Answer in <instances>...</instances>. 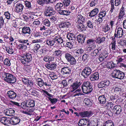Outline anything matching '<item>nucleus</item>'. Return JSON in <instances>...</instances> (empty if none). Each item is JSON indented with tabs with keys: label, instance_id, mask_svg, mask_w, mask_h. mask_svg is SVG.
<instances>
[{
	"label": "nucleus",
	"instance_id": "1",
	"mask_svg": "<svg viewBox=\"0 0 126 126\" xmlns=\"http://www.w3.org/2000/svg\"><path fill=\"white\" fill-rule=\"evenodd\" d=\"M32 60V55L29 53H27L25 55L21 57L20 60L21 63L24 65L30 62Z\"/></svg>",
	"mask_w": 126,
	"mask_h": 126
},
{
	"label": "nucleus",
	"instance_id": "2",
	"mask_svg": "<svg viewBox=\"0 0 126 126\" xmlns=\"http://www.w3.org/2000/svg\"><path fill=\"white\" fill-rule=\"evenodd\" d=\"M4 75L5 76L4 79L5 81L12 83H15L16 81V77L12 74L4 72Z\"/></svg>",
	"mask_w": 126,
	"mask_h": 126
},
{
	"label": "nucleus",
	"instance_id": "3",
	"mask_svg": "<svg viewBox=\"0 0 126 126\" xmlns=\"http://www.w3.org/2000/svg\"><path fill=\"white\" fill-rule=\"evenodd\" d=\"M35 101L33 100L24 102L21 104L20 107L25 109L26 108H32L35 106Z\"/></svg>",
	"mask_w": 126,
	"mask_h": 126
},
{
	"label": "nucleus",
	"instance_id": "4",
	"mask_svg": "<svg viewBox=\"0 0 126 126\" xmlns=\"http://www.w3.org/2000/svg\"><path fill=\"white\" fill-rule=\"evenodd\" d=\"M92 71V69L90 67L86 66L82 70L81 75L84 78H86L91 74Z\"/></svg>",
	"mask_w": 126,
	"mask_h": 126
},
{
	"label": "nucleus",
	"instance_id": "5",
	"mask_svg": "<svg viewBox=\"0 0 126 126\" xmlns=\"http://www.w3.org/2000/svg\"><path fill=\"white\" fill-rule=\"evenodd\" d=\"M65 57L66 60L72 65H75L76 63L75 58L71 54L68 53L65 54Z\"/></svg>",
	"mask_w": 126,
	"mask_h": 126
},
{
	"label": "nucleus",
	"instance_id": "6",
	"mask_svg": "<svg viewBox=\"0 0 126 126\" xmlns=\"http://www.w3.org/2000/svg\"><path fill=\"white\" fill-rule=\"evenodd\" d=\"M44 14L47 16H50L54 15L55 12L53 8L51 6L46 7Z\"/></svg>",
	"mask_w": 126,
	"mask_h": 126
},
{
	"label": "nucleus",
	"instance_id": "7",
	"mask_svg": "<svg viewBox=\"0 0 126 126\" xmlns=\"http://www.w3.org/2000/svg\"><path fill=\"white\" fill-rule=\"evenodd\" d=\"M91 122L87 119L83 118L80 119L78 123L79 126H90Z\"/></svg>",
	"mask_w": 126,
	"mask_h": 126
},
{
	"label": "nucleus",
	"instance_id": "8",
	"mask_svg": "<svg viewBox=\"0 0 126 126\" xmlns=\"http://www.w3.org/2000/svg\"><path fill=\"white\" fill-rule=\"evenodd\" d=\"M22 34L25 36H29L32 32L30 28L28 27H24L22 28Z\"/></svg>",
	"mask_w": 126,
	"mask_h": 126
},
{
	"label": "nucleus",
	"instance_id": "9",
	"mask_svg": "<svg viewBox=\"0 0 126 126\" xmlns=\"http://www.w3.org/2000/svg\"><path fill=\"white\" fill-rule=\"evenodd\" d=\"M123 31L122 28L118 27L117 30L116 29L114 34V36L117 38H119L123 36Z\"/></svg>",
	"mask_w": 126,
	"mask_h": 126
},
{
	"label": "nucleus",
	"instance_id": "10",
	"mask_svg": "<svg viewBox=\"0 0 126 126\" xmlns=\"http://www.w3.org/2000/svg\"><path fill=\"white\" fill-rule=\"evenodd\" d=\"M80 116L82 117H90L93 114V112L91 111H86L79 113Z\"/></svg>",
	"mask_w": 126,
	"mask_h": 126
},
{
	"label": "nucleus",
	"instance_id": "11",
	"mask_svg": "<svg viewBox=\"0 0 126 126\" xmlns=\"http://www.w3.org/2000/svg\"><path fill=\"white\" fill-rule=\"evenodd\" d=\"M24 6L22 3L17 2L15 7V11L17 13H19L22 12Z\"/></svg>",
	"mask_w": 126,
	"mask_h": 126
},
{
	"label": "nucleus",
	"instance_id": "12",
	"mask_svg": "<svg viewBox=\"0 0 126 126\" xmlns=\"http://www.w3.org/2000/svg\"><path fill=\"white\" fill-rule=\"evenodd\" d=\"M111 110L114 113L116 114H118L121 112L122 108L120 106L116 105L113 108H111Z\"/></svg>",
	"mask_w": 126,
	"mask_h": 126
},
{
	"label": "nucleus",
	"instance_id": "13",
	"mask_svg": "<svg viewBox=\"0 0 126 126\" xmlns=\"http://www.w3.org/2000/svg\"><path fill=\"white\" fill-rule=\"evenodd\" d=\"M71 70L68 67H64L62 68L61 72L63 75H69L71 73Z\"/></svg>",
	"mask_w": 126,
	"mask_h": 126
},
{
	"label": "nucleus",
	"instance_id": "14",
	"mask_svg": "<svg viewBox=\"0 0 126 126\" xmlns=\"http://www.w3.org/2000/svg\"><path fill=\"white\" fill-rule=\"evenodd\" d=\"M56 64L54 62L51 63H47L45 65V67L47 69L51 70H54L56 68Z\"/></svg>",
	"mask_w": 126,
	"mask_h": 126
},
{
	"label": "nucleus",
	"instance_id": "15",
	"mask_svg": "<svg viewBox=\"0 0 126 126\" xmlns=\"http://www.w3.org/2000/svg\"><path fill=\"white\" fill-rule=\"evenodd\" d=\"M86 37L85 35L80 34L77 36V38L79 43L82 44L84 42Z\"/></svg>",
	"mask_w": 126,
	"mask_h": 126
},
{
	"label": "nucleus",
	"instance_id": "16",
	"mask_svg": "<svg viewBox=\"0 0 126 126\" xmlns=\"http://www.w3.org/2000/svg\"><path fill=\"white\" fill-rule=\"evenodd\" d=\"M7 94L9 98L12 99H15L16 96V93L13 91H8Z\"/></svg>",
	"mask_w": 126,
	"mask_h": 126
},
{
	"label": "nucleus",
	"instance_id": "17",
	"mask_svg": "<svg viewBox=\"0 0 126 126\" xmlns=\"http://www.w3.org/2000/svg\"><path fill=\"white\" fill-rule=\"evenodd\" d=\"M66 37L69 41L72 42H74L76 40L75 35L73 33H69L67 34Z\"/></svg>",
	"mask_w": 126,
	"mask_h": 126
},
{
	"label": "nucleus",
	"instance_id": "18",
	"mask_svg": "<svg viewBox=\"0 0 126 126\" xmlns=\"http://www.w3.org/2000/svg\"><path fill=\"white\" fill-rule=\"evenodd\" d=\"M11 122L13 125H15L18 124L20 121L21 120L18 117H13L11 118Z\"/></svg>",
	"mask_w": 126,
	"mask_h": 126
},
{
	"label": "nucleus",
	"instance_id": "19",
	"mask_svg": "<svg viewBox=\"0 0 126 126\" xmlns=\"http://www.w3.org/2000/svg\"><path fill=\"white\" fill-rule=\"evenodd\" d=\"M81 83L80 81H77L71 85V87H72L73 90L71 91V92L74 91V90L77 89L80 85Z\"/></svg>",
	"mask_w": 126,
	"mask_h": 126
},
{
	"label": "nucleus",
	"instance_id": "20",
	"mask_svg": "<svg viewBox=\"0 0 126 126\" xmlns=\"http://www.w3.org/2000/svg\"><path fill=\"white\" fill-rule=\"evenodd\" d=\"M82 90L83 93L88 94L91 92L92 91V86H89L87 87H84Z\"/></svg>",
	"mask_w": 126,
	"mask_h": 126
},
{
	"label": "nucleus",
	"instance_id": "21",
	"mask_svg": "<svg viewBox=\"0 0 126 126\" xmlns=\"http://www.w3.org/2000/svg\"><path fill=\"white\" fill-rule=\"evenodd\" d=\"M87 44L89 46L92 47L93 48L95 47V41L93 39H89L87 41Z\"/></svg>",
	"mask_w": 126,
	"mask_h": 126
},
{
	"label": "nucleus",
	"instance_id": "22",
	"mask_svg": "<svg viewBox=\"0 0 126 126\" xmlns=\"http://www.w3.org/2000/svg\"><path fill=\"white\" fill-rule=\"evenodd\" d=\"M106 97L104 95H100L98 98L99 103L102 104H104L106 103Z\"/></svg>",
	"mask_w": 126,
	"mask_h": 126
},
{
	"label": "nucleus",
	"instance_id": "23",
	"mask_svg": "<svg viewBox=\"0 0 126 126\" xmlns=\"http://www.w3.org/2000/svg\"><path fill=\"white\" fill-rule=\"evenodd\" d=\"M99 79V74L98 72L95 73L90 76V79L92 81L96 80Z\"/></svg>",
	"mask_w": 126,
	"mask_h": 126
},
{
	"label": "nucleus",
	"instance_id": "24",
	"mask_svg": "<svg viewBox=\"0 0 126 126\" xmlns=\"http://www.w3.org/2000/svg\"><path fill=\"white\" fill-rule=\"evenodd\" d=\"M64 7L63 3L61 2L57 3L55 6V10H59L63 9Z\"/></svg>",
	"mask_w": 126,
	"mask_h": 126
},
{
	"label": "nucleus",
	"instance_id": "25",
	"mask_svg": "<svg viewBox=\"0 0 126 126\" xmlns=\"http://www.w3.org/2000/svg\"><path fill=\"white\" fill-rule=\"evenodd\" d=\"M99 11V10L98 9L95 8L89 13V16L91 17L94 16L98 13Z\"/></svg>",
	"mask_w": 126,
	"mask_h": 126
},
{
	"label": "nucleus",
	"instance_id": "26",
	"mask_svg": "<svg viewBox=\"0 0 126 126\" xmlns=\"http://www.w3.org/2000/svg\"><path fill=\"white\" fill-rule=\"evenodd\" d=\"M110 98L113 103L117 104L118 102L117 101L118 100H119V99L118 98V96L116 95H115L114 96H110Z\"/></svg>",
	"mask_w": 126,
	"mask_h": 126
},
{
	"label": "nucleus",
	"instance_id": "27",
	"mask_svg": "<svg viewBox=\"0 0 126 126\" xmlns=\"http://www.w3.org/2000/svg\"><path fill=\"white\" fill-rule=\"evenodd\" d=\"M46 44L49 46H56L57 43L54 40H47L46 41Z\"/></svg>",
	"mask_w": 126,
	"mask_h": 126
},
{
	"label": "nucleus",
	"instance_id": "28",
	"mask_svg": "<svg viewBox=\"0 0 126 126\" xmlns=\"http://www.w3.org/2000/svg\"><path fill=\"white\" fill-rule=\"evenodd\" d=\"M70 25V23L68 22H62L60 24V27L61 28H63L68 27Z\"/></svg>",
	"mask_w": 126,
	"mask_h": 126
},
{
	"label": "nucleus",
	"instance_id": "29",
	"mask_svg": "<svg viewBox=\"0 0 126 126\" xmlns=\"http://www.w3.org/2000/svg\"><path fill=\"white\" fill-rule=\"evenodd\" d=\"M105 39L106 38L104 37H103L101 38L100 37H99L97 38L95 41V42L96 43L100 44L104 42L105 41Z\"/></svg>",
	"mask_w": 126,
	"mask_h": 126
},
{
	"label": "nucleus",
	"instance_id": "30",
	"mask_svg": "<svg viewBox=\"0 0 126 126\" xmlns=\"http://www.w3.org/2000/svg\"><path fill=\"white\" fill-rule=\"evenodd\" d=\"M78 23H82L85 21V18L81 15H79L77 16Z\"/></svg>",
	"mask_w": 126,
	"mask_h": 126
},
{
	"label": "nucleus",
	"instance_id": "31",
	"mask_svg": "<svg viewBox=\"0 0 126 126\" xmlns=\"http://www.w3.org/2000/svg\"><path fill=\"white\" fill-rule=\"evenodd\" d=\"M118 71H120V70L117 69L114 70L113 71L111 76L112 77L114 78H117L118 74L119 73V72H118Z\"/></svg>",
	"mask_w": 126,
	"mask_h": 126
},
{
	"label": "nucleus",
	"instance_id": "32",
	"mask_svg": "<svg viewBox=\"0 0 126 126\" xmlns=\"http://www.w3.org/2000/svg\"><path fill=\"white\" fill-rule=\"evenodd\" d=\"M84 102L85 103L86 105L88 106H91L92 104V102L90 101V100L88 98H85L84 101Z\"/></svg>",
	"mask_w": 126,
	"mask_h": 126
},
{
	"label": "nucleus",
	"instance_id": "33",
	"mask_svg": "<svg viewBox=\"0 0 126 126\" xmlns=\"http://www.w3.org/2000/svg\"><path fill=\"white\" fill-rule=\"evenodd\" d=\"M79 29L81 31L85 30V26L83 24V23H81L79 24L77 26Z\"/></svg>",
	"mask_w": 126,
	"mask_h": 126
},
{
	"label": "nucleus",
	"instance_id": "34",
	"mask_svg": "<svg viewBox=\"0 0 126 126\" xmlns=\"http://www.w3.org/2000/svg\"><path fill=\"white\" fill-rule=\"evenodd\" d=\"M124 8L123 6L122 7L120 10L119 13V18H122L125 14Z\"/></svg>",
	"mask_w": 126,
	"mask_h": 126
},
{
	"label": "nucleus",
	"instance_id": "35",
	"mask_svg": "<svg viewBox=\"0 0 126 126\" xmlns=\"http://www.w3.org/2000/svg\"><path fill=\"white\" fill-rule=\"evenodd\" d=\"M11 118L10 119L6 117L4 125L8 126H9L11 125H12V123L11 121Z\"/></svg>",
	"mask_w": 126,
	"mask_h": 126
},
{
	"label": "nucleus",
	"instance_id": "36",
	"mask_svg": "<svg viewBox=\"0 0 126 126\" xmlns=\"http://www.w3.org/2000/svg\"><path fill=\"white\" fill-rule=\"evenodd\" d=\"M118 72H119V73L117 76V79H123L125 76L124 73L120 70L118 71Z\"/></svg>",
	"mask_w": 126,
	"mask_h": 126
},
{
	"label": "nucleus",
	"instance_id": "37",
	"mask_svg": "<svg viewBox=\"0 0 126 126\" xmlns=\"http://www.w3.org/2000/svg\"><path fill=\"white\" fill-rule=\"evenodd\" d=\"M30 94H31L32 95L36 96L38 92L36 91L34 89H31L28 90Z\"/></svg>",
	"mask_w": 126,
	"mask_h": 126
},
{
	"label": "nucleus",
	"instance_id": "38",
	"mask_svg": "<svg viewBox=\"0 0 126 126\" xmlns=\"http://www.w3.org/2000/svg\"><path fill=\"white\" fill-rule=\"evenodd\" d=\"M18 47L19 49L25 50L27 48V46L23 44H20L18 46Z\"/></svg>",
	"mask_w": 126,
	"mask_h": 126
},
{
	"label": "nucleus",
	"instance_id": "39",
	"mask_svg": "<svg viewBox=\"0 0 126 126\" xmlns=\"http://www.w3.org/2000/svg\"><path fill=\"white\" fill-rule=\"evenodd\" d=\"M90 86H91V84L88 81L85 82L82 85L81 89H83L84 87H87Z\"/></svg>",
	"mask_w": 126,
	"mask_h": 126
},
{
	"label": "nucleus",
	"instance_id": "40",
	"mask_svg": "<svg viewBox=\"0 0 126 126\" xmlns=\"http://www.w3.org/2000/svg\"><path fill=\"white\" fill-rule=\"evenodd\" d=\"M38 84L40 87H41L44 85L43 81L41 78L37 79Z\"/></svg>",
	"mask_w": 126,
	"mask_h": 126
},
{
	"label": "nucleus",
	"instance_id": "41",
	"mask_svg": "<svg viewBox=\"0 0 126 126\" xmlns=\"http://www.w3.org/2000/svg\"><path fill=\"white\" fill-rule=\"evenodd\" d=\"M113 106V103L112 102H109L107 103L106 104V105L105 106L106 107L107 109H109L110 108H112Z\"/></svg>",
	"mask_w": 126,
	"mask_h": 126
},
{
	"label": "nucleus",
	"instance_id": "42",
	"mask_svg": "<svg viewBox=\"0 0 126 126\" xmlns=\"http://www.w3.org/2000/svg\"><path fill=\"white\" fill-rule=\"evenodd\" d=\"M6 50L10 54H13L14 52V50L12 48V47H7Z\"/></svg>",
	"mask_w": 126,
	"mask_h": 126
},
{
	"label": "nucleus",
	"instance_id": "43",
	"mask_svg": "<svg viewBox=\"0 0 126 126\" xmlns=\"http://www.w3.org/2000/svg\"><path fill=\"white\" fill-rule=\"evenodd\" d=\"M3 63L4 65L8 66H9L11 65L10 60L7 58H6L4 60Z\"/></svg>",
	"mask_w": 126,
	"mask_h": 126
},
{
	"label": "nucleus",
	"instance_id": "44",
	"mask_svg": "<svg viewBox=\"0 0 126 126\" xmlns=\"http://www.w3.org/2000/svg\"><path fill=\"white\" fill-rule=\"evenodd\" d=\"M105 124L106 126H114V124L111 120L106 121Z\"/></svg>",
	"mask_w": 126,
	"mask_h": 126
},
{
	"label": "nucleus",
	"instance_id": "45",
	"mask_svg": "<svg viewBox=\"0 0 126 126\" xmlns=\"http://www.w3.org/2000/svg\"><path fill=\"white\" fill-rule=\"evenodd\" d=\"M99 50L97 49H94L91 53V55L93 57H94L97 54V53L99 52Z\"/></svg>",
	"mask_w": 126,
	"mask_h": 126
},
{
	"label": "nucleus",
	"instance_id": "46",
	"mask_svg": "<svg viewBox=\"0 0 126 126\" xmlns=\"http://www.w3.org/2000/svg\"><path fill=\"white\" fill-rule=\"evenodd\" d=\"M48 99L50 101L52 104H54L56 103L57 101V99L56 98H51L50 97H48Z\"/></svg>",
	"mask_w": 126,
	"mask_h": 126
},
{
	"label": "nucleus",
	"instance_id": "47",
	"mask_svg": "<svg viewBox=\"0 0 126 126\" xmlns=\"http://www.w3.org/2000/svg\"><path fill=\"white\" fill-rule=\"evenodd\" d=\"M122 87L120 86H117L115 88L114 91L116 93L119 92H121L122 90Z\"/></svg>",
	"mask_w": 126,
	"mask_h": 126
},
{
	"label": "nucleus",
	"instance_id": "48",
	"mask_svg": "<svg viewBox=\"0 0 126 126\" xmlns=\"http://www.w3.org/2000/svg\"><path fill=\"white\" fill-rule=\"evenodd\" d=\"M4 15L5 17L7 19L9 20L11 18V15L8 12H4Z\"/></svg>",
	"mask_w": 126,
	"mask_h": 126
},
{
	"label": "nucleus",
	"instance_id": "49",
	"mask_svg": "<svg viewBox=\"0 0 126 126\" xmlns=\"http://www.w3.org/2000/svg\"><path fill=\"white\" fill-rule=\"evenodd\" d=\"M106 14V12L105 11H101L99 14V17L102 18L105 16Z\"/></svg>",
	"mask_w": 126,
	"mask_h": 126
},
{
	"label": "nucleus",
	"instance_id": "50",
	"mask_svg": "<svg viewBox=\"0 0 126 126\" xmlns=\"http://www.w3.org/2000/svg\"><path fill=\"white\" fill-rule=\"evenodd\" d=\"M103 82V84L105 85V86H108L110 82V81L107 79H105L104 80L102 81Z\"/></svg>",
	"mask_w": 126,
	"mask_h": 126
},
{
	"label": "nucleus",
	"instance_id": "51",
	"mask_svg": "<svg viewBox=\"0 0 126 126\" xmlns=\"http://www.w3.org/2000/svg\"><path fill=\"white\" fill-rule=\"evenodd\" d=\"M6 117H3L1 115L0 116V122L4 125Z\"/></svg>",
	"mask_w": 126,
	"mask_h": 126
},
{
	"label": "nucleus",
	"instance_id": "52",
	"mask_svg": "<svg viewBox=\"0 0 126 126\" xmlns=\"http://www.w3.org/2000/svg\"><path fill=\"white\" fill-rule=\"evenodd\" d=\"M43 23L44 24L47 26H49L50 25L49 21L47 19L44 20Z\"/></svg>",
	"mask_w": 126,
	"mask_h": 126
},
{
	"label": "nucleus",
	"instance_id": "53",
	"mask_svg": "<svg viewBox=\"0 0 126 126\" xmlns=\"http://www.w3.org/2000/svg\"><path fill=\"white\" fill-rule=\"evenodd\" d=\"M4 20L3 17L1 16L0 17V29L1 28V26L4 25Z\"/></svg>",
	"mask_w": 126,
	"mask_h": 126
},
{
	"label": "nucleus",
	"instance_id": "54",
	"mask_svg": "<svg viewBox=\"0 0 126 126\" xmlns=\"http://www.w3.org/2000/svg\"><path fill=\"white\" fill-rule=\"evenodd\" d=\"M83 51H84L81 48L79 49L76 51V53L77 54L79 55L82 54Z\"/></svg>",
	"mask_w": 126,
	"mask_h": 126
},
{
	"label": "nucleus",
	"instance_id": "55",
	"mask_svg": "<svg viewBox=\"0 0 126 126\" xmlns=\"http://www.w3.org/2000/svg\"><path fill=\"white\" fill-rule=\"evenodd\" d=\"M98 0H93L90 3V5L91 7H93L95 6Z\"/></svg>",
	"mask_w": 126,
	"mask_h": 126
},
{
	"label": "nucleus",
	"instance_id": "56",
	"mask_svg": "<svg viewBox=\"0 0 126 126\" xmlns=\"http://www.w3.org/2000/svg\"><path fill=\"white\" fill-rule=\"evenodd\" d=\"M97 87L99 88H101L105 86V85L103 84V82L102 81H101L97 85Z\"/></svg>",
	"mask_w": 126,
	"mask_h": 126
},
{
	"label": "nucleus",
	"instance_id": "57",
	"mask_svg": "<svg viewBox=\"0 0 126 126\" xmlns=\"http://www.w3.org/2000/svg\"><path fill=\"white\" fill-rule=\"evenodd\" d=\"M61 51L59 50L55 51V54L56 56H59L60 57L61 56Z\"/></svg>",
	"mask_w": 126,
	"mask_h": 126
},
{
	"label": "nucleus",
	"instance_id": "58",
	"mask_svg": "<svg viewBox=\"0 0 126 126\" xmlns=\"http://www.w3.org/2000/svg\"><path fill=\"white\" fill-rule=\"evenodd\" d=\"M71 2L70 0H64L63 1V3L64 4V6H68L69 5Z\"/></svg>",
	"mask_w": 126,
	"mask_h": 126
},
{
	"label": "nucleus",
	"instance_id": "59",
	"mask_svg": "<svg viewBox=\"0 0 126 126\" xmlns=\"http://www.w3.org/2000/svg\"><path fill=\"white\" fill-rule=\"evenodd\" d=\"M103 31L105 32L108 31L110 29V28L109 27V25H107L105 27L103 28Z\"/></svg>",
	"mask_w": 126,
	"mask_h": 126
},
{
	"label": "nucleus",
	"instance_id": "60",
	"mask_svg": "<svg viewBox=\"0 0 126 126\" xmlns=\"http://www.w3.org/2000/svg\"><path fill=\"white\" fill-rule=\"evenodd\" d=\"M89 55L88 54H84L83 56L82 57V60L85 62L87 59Z\"/></svg>",
	"mask_w": 126,
	"mask_h": 126
},
{
	"label": "nucleus",
	"instance_id": "61",
	"mask_svg": "<svg viewBox=\"0 0 126 126\" xmlns=\"http://www.w3.org/2000/svg\"><path fill=\"white\" fill-rule=\"evenodd\" d=\"M25 4L26 7L28 9H30L31 8V5L30 2L28 1H26L25 2Z\"/></svg>",
	"mask_w": 126,
	"mask_h": 126
},
{
	"label": "nucleus",
	"instance_id": "62",
	"mask_svg": "<svg viewBox=\"0 0 126 126\" xmlns=\"http://www.w3.org/2000/svg\"><path fill=\"white\" fill-rule=\"evenodd\" d=\"M87 25L88 27L90 28H92L93 26L92 22L90 21H88L87 23Z\"/></svg>",
	"mask_w": 126,
	"mask_h": 126
},
{
	"label": "nucleus",
	"instance_id": "63",
	"mask_svg": "<svg viewBox=\"0 0 126 126\" xmlns=\"http://www.w3.org/2000/svg\"><path fill=\"white\" fill-rule=\"evenodd\" d=\"M112 45L111 48L113 50H115L116 47H115V41H113L111 43Z\"/></svg>",
	"mask_w": 126,
	"mask_h": 126
},
{
	"label": "nucleus",
	"instance_id": "64",
	"mask_svg": "<svg viewBox=\"0 0 126 126\" xmlns=\"http://www.w3.org/2000/svg\"><path fill=\"white\" fill-rule=\"evenodd\" d=\"M66 46L67 47H69L70 49L72 47L73 48V45L71 43L69 42H67L66 44Z\"/></svg>",
	"mask_w": 126,
	"mask_h": 126
}]
</instances>
